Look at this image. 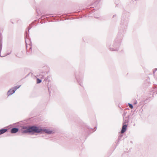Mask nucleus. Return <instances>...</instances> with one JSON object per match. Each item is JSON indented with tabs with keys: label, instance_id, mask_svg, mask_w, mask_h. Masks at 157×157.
I'll use <instances>...</instances> for the list:
<instances>
[{
	"label": "nucleus",
	"instance_id": "39448f33",
	"mask_svg": "<svg viewBox=\"0 0 157 157\" xmlns=\"http://www.w3.org/2000/svg\"><path fill=\"white\" fill-rule=\"evenodd\" d=\"M6 129H2L0 130V135L6 132Z\"/></svg>",
	"mask_w": 157,
	"mask_h": 157
},
{
	"label": "nucleus",
	"instance_id": "0eeeda50",
	"mask_svg": "<svg viewBox=\"0 0 157 157\" xmlns=\"http://www.w3.org/2000/svg\"><path fill=\"white\" fill-rule=\"evenodd\" d=\"M37 83H40L41 82V80L39 79L38 78H37Z\"/></svg>",
	"mask_w": 157,
	"mask_h": 157
},
{
	"label": "nucleus",
	"instance_id": "f257e3e1",
	"mask_svg": "<svg viewBox=\"0 0 157 157\" xmlns=\"http://www.w3.org/2000/svg\"><path fill=\"white\" fill-rule=\"evenodd\" d=\"M42 131V129L39 128L35 126L29 127L26 130H24L23 132L24 133L35 132L39 133Z\"/></svg>",
	"mask_w": 157,
	"mask_h": 157
},
{
	"label": "nucleus",
	"instance_id": "6e6552de",
	"mask_svg": "<svg viewBox=\"0 0 157 157\" xmlns=\"http://www.w3.org/2000/svg\"><path fill=\"white\" fill-rule=\"evenodd\" d=\"M128 106L131 109H132L133 108V106L132 105L130 104H128Z\"/></svg>",
	"mask_w": 157,
	"mask_h": 157
},
{
	"label": "nucleus",
	"instance_id": "f03ea898",
	"mask_svg": "<svg viewBox=\"0 0 157 157\" xmlns=\"http://www.w3.org/2000/svg\"><path fill=\"white\" fill-rule=\"evenodd\" d=\"M20 87V86H16L14 87L13 89H10L9 90L8 93V96L11 95L14 93L15 90H16L17 89L19 88Z\"/></svg>",
	"mask_w": 157,
	"mask_h": 157
},
{
	"label": "nucleus",
	"instance_id": "423d86ee",
	"mask_svg": "<svg viewBox=\"0 0 157 157\" xmlns=\"http://www.w3.org/2000/svg\"><path fill=\"white\" fill-rule=\"evenodd\" d=\"M45 132L48 134H50L52 133V132L50 131H49L48 130H45Z\"/></svg>",
	"mask_w": 157,
	"mask_h": 157
},
{
	"label": "nucleus",
	"instance_id": "7ed1b4c3",
	"mask_svg": "<svg viewBox=\"0 0 157 157\" xmlns=\"http://www.w3.org/2000/svg\"><path fill=\"white\" fill-rule=\"evenodd\" d=\"M127 126L126 125H124L122 128V130L121 131V133H123L125 132L126 130Z\"/></svg>",
	"mask_w": 157,
	"mask_h": 157
},
{
	"label": "nucleus",
	"instance_id": "20e7f679",
	"mask_svg": "<svg viewBox=\"0 0 157 157\" xmlns=\"http://www.w3.org/2000/svg\"><path fill=\"white\" fill-rule=\"evenodd\" d=\"M18 131V129L16 128H13L12 129L11 133H16Z\"/></svg>",
	"mask_w": 157,
	"mask_h": 157
}]
</instances>
